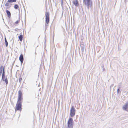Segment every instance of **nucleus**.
Wrapping results in <instances>:
<instances>
[{
	"instance_id": "obj_8",
	"label": "nucleus",
	"mask_w": 128,
	"mask_h": 128,
	"mask_svg": "<svg viewBox=\"0 0 128 128\" xmlns=\"http://www.w3.org/2000/svg\"><path fill=\"white\" fill-rule=\"evenodd\" d=\"M128 108V104H126L124 105L122 107V109L125 110H127V109Z\"/></svg>"
},
{
	"instance_id": "obj_16",
	"label": "nucleus",
	"mask_w": 128,
	"mask_h": 128,
	"mask_svg": "<svg viewBox=\"0 0 128 128\" xmlns=\"http://www.w3.org/2000/svg\"><path fill=\"white\" fill-rule=\"evenodd\" d=\"M14 8L16 9H18L19 7L17 4H16L14 6Z\"/></svg>"
},
{
	"instance_id": "obj_3",
	"label": "nucleus",
	"mask_w": 128,
	"mask_h": 128,
	"mask_svg": "<svg viewBox=\"0 0 128 128\" xmlns=\"http://www.w3.org/2000/svg\"><path fill=\"white\" fill-rule=\"evenodd\" d=\"M74 121L71 118H70L68 122V128H73Z\"/></svg>"
},
{
	"instance_id": "obj_21",
	"label": "nucleus",
	"mask_w": 128,
	"mask_h": 128,
	"mask_svg": "<svg viewBox=\"0 0 128 128\" xmlns=\"http://www.w3.org/2000/svg\"><path fill=\"white\" fill-rule=\"evenodd\" d=\"M103 71H105V69L103 67Z\"/></svg>"
},
{
	"instance_id": "obj_23",
	"label": "nucleus",
	"mask_w": 128,
	"mask_h": 128,
	"mask_svg": "<svg viewBox=\"0 0 128 128\" xmlns=\"http://www.w3.org/2000/svg\"><path fill=\"white\" fill-rule=\"evenodd\" d=\"M45 26H48V25L46 24H45Z\"/></svg>"
},
{
	"instance_id": "obj_20",
	"label": "nucleus",
	"mask_w": 128,
	"mask_h": 128,
	"mask_svg": "<svg viewBox=\"0 0 128 128\" xmlns=\"http://www.w3.org/2000/svg\"><path fill=\"white\" fill-rule=\"evenodd\" d=\"M22 80V78H20L19 80V81L20 82H21Z\"/></svg>"
},
{
	"instance_id": "obj_2",
	"label": "nucleus",
	"mask_w": 128,
	"mask_h": 128,
	"mask_svg": "<svg viewBox=\"0 0 128 128\" xmlns=\"http://www.w3.org/2000/svg\"><path fill=\"white\" fill-rule=\"evenodd\" d=\"M5 73L4 72V66L3 68V71H2V80L3 81H4L7 84L8 83V80L6 76V78L5 79Z\"/></svg>"
},
{
	"instance_id": "obj_5",
	"label": "nucleus",
	"mask_w": 128,
	"mask_h": 128,
	"mask_svg": "<svg viewBox=\"0 0 128 128\" xmlns=\"http://www.w3.org/2000/svg\"><path fill=\"white\" fill-rule=\"evenodd\" d=\"M22 92L20 91L19 90L18 92V102L17 103H19L21 104V100L22 98Z\"/></svg>"
},
{
	"instance_id": "obj_6",
	"label": "nucleus",
	"mask_w": 128,
	"mask_h": 128,
	"mask_svg": "<svg viewBox=\"0 0 128 128\" xmlns=\"http://www.w3.org/2000/svg\"><path fill=\"white\" fill-rule=\"evenodd\" d=\"M46 22V23L48 24L49 23V14L48 12H46L45 13Z\"/></svg>"
},
{
	"instance_id": "obj_22",
	"label": "nucleus",
	"mask_w": 128,
	"mask_h": 128,
	"mask_svg": "<svg viewBox=\"0 0 128 128\" xmlns=\"http://www.w3.org/2000/svg\"><path fill=\"white\" fill-rule=\"evenodd\" d=\"M2 74V72H0V76L1 74Z\"/></svg>"
},
{
	"instance_id": "obj_17",
	"label": "nucleus",
	"mask_w": 128,
	"mask_h": 128,
	"mask_svg": "<svg viewBox=\"0 0 128 128\" xmlns=\"http://www.w3.org/2000/svg\"><path fill=\"white\" fill-rule=\"evenodd\" d=\"M117 93L118 94L120 93L121 92L120 91V89L119 88L117 89Z\"/></svg>"
},
{
	"instance_id": "obj_13",
	"label": "nucleus",
	"mask_w": 128,
	"mask_h": 128,
	"mask_svg": "<svg viewBox=\"0 0 128 128\" xmlns=\"http://www.w3.org/2000/svg\"><path fill=\"white\" fill-rule=\"evenodd\" d=\"M4 40L6 44V47H7L8 46V43L6 40V38H5Z\"/></svg>"
},
{
	"instance_id": "obj_12",
	"label": "nucleus",
	"mask_w": 128,
	"mask_h": 128,
	"mask_svg": "<svg viewBox=\"0 0 128 128\" xmlns=\"http://www.w3.org/2000/svg\"><path fill=\"white\" fill-rule=\"evenodd\" d=\"M18 38L20 40L22 41V40L23 36L22 34H20L18 37Z\"/></svg>"
},
{
	"instance_id": "obj_11",
	"label": "nucleus",
	"mask_w": 128,
	"mask_h": 128,
	"mask_svg": "<svg viewBox=\"0 0 128 128\" xmlns=\"http://www.w3.org/2000/svg\"><path fill=\"white\" fill-rule=\"evenodd\" d=\"M8 17H10L11 16V14L10 12L8 10H6V11Z\"/></svg>"
},
{
	"instance_id": "obj_15",
	"label": "nucleus",
	"mask_w": 128,
	"mask_h": 128,
	"mask_svg": "<svg viewBox=\"0 0 128 128\" xmlns=\"http://www.w3.org/2000/svg\"><path fill=\"white\" fill-rule=\"evenodd\" d=\"M3 66H2L0 68V72L2 73V70L3 71Z\"/></svg>"
},
{
	"instance_id": "obj_10",
	"label": "nucleus",
	"mask_w": 128,
	"mask_h": 128,
	"mask_svg": "<svg viewBox=\"0 0 128 128\" xmlns=\"http://www.w3.org/2000/svg\"><path fill=\"white\" fill-rule=\"evenodd\" d=\"M73 4L76 6H78V0H75L73 1Z\"/></svg>"
},
{
	"instance_id": "obj_14",
	"label": "nucleus",
	"mask_w": 128,
	"mask_h": 128,
	"mask_svg": "<svg viewBox=\"0 0 128 128\" xmlns=\"http://www.w3.org/2000/svg\"><path fill=\"white\" fill-rule=\"evenodd\" d=\"M16 1V0H8V2H15Z\"/></svg>"
},
{
	"instance_id": "obj_1",
	"label": "nucleus",
	"mask_w": 128,
	"mask_h": 128,
	"mask_svg": "<svg viewBox=\"0 0 128 128\" xmlns=\"http://www.w3.org/2000/svg\"><path fill=\"white\" fill-rule=\"evenodd\" d=\"M83 3L87 8L89 9L92 6V1L91 0H83Z\"/></svg>"
},
{
	"instance_id": "obj_19",
	"label": "nucleus",
	"mask_w": 128,
	"mask_h": 128,
	"mask_svg": "<svg viewBox=\"0 0 128 128\" xmlns=\"http://www.w3.org/2000/svg\"><path fill=\"white\" fill-rule=\"evenodd\" d=\"M20 20H17L15 22V24H18V23L19 22Z\"/></svg>"
},
{
	"instance_id": "obj_9",
	"label": "nucleus",
	"mask_w": 128,
	"mask_h": 128,
	"mask_svg": "<svg viewBox=\"0 0 128 128\" xmlns=\"http://www.w3.org/2000/svg\"><path fill=\"white\" fill-rule=\"evenodd\" d=\"M19 60L20 61L21 63H22L24 61V57L22 54H21L19 57Z\"/></svg>"
},
{
	"instance_id": "obj_4",
	"label": "nucleus",
	"mask_w": 128,
	"mask_h": 128,
	"mask_svg": "<svg viewBox=\"0 0 128 128\" xmlns=\"http://www.w3.org/2000/svg\"><path fill=\"white\" fill-rule=\"evenodd\" d=\"M76 109L73 106H72L71 108L70 111V116L71 117L74 116L75 114Z\"/></svg>"
},
{
	"instance_id": "obj_18",
	"label": "nucleus",
	"mask_w": 128,
	"mask_h": 128,
	"mask_svg": "<svg viewBox=\"0 0 128 128\" xmlns=\"http://www.w3.org/2000/svg\"><path fill=\"white\" fill-rule=\"evenodd\" d=\"M9 2H6L5 4V6H8L9 5V4L8 3Z\"/></svg>"
},
{
	"instance_id": "obj_7",
	"label": "nucleus",
	"mask_w": 128,
	"mask_h": 128,
	"mask_svg": "<svg viewBox=\"0 0 128 128\" xmlns=\"http://www.w3.org/2000/svg\"><path fill=\"white\" fill-rule=\"evenodd\" d=\"M22 105L21 104L19 103H17L16 107L15 110L16 111L20 110L21 111L22 110Z\"/></svg>"
}]
</instances>
